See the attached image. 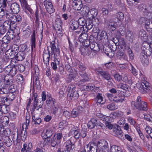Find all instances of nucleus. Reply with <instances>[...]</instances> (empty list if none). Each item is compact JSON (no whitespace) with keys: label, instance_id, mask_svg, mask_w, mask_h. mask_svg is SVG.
<instances>
[{"label":"nucleus","instance_id":"nucleus-1","mask_svg":"<svg viewBox=\"0 0 152 152\" xmlns=\"http://www.w3.org/2000/svg\"><path fill=\"white\" fill-rule=\"evenodd\" d=\"M97 146L99 152H109L108 142L105 140L99 141Z\"/></svg>","mask_w":152,"mask_h":152},{"label":"nucleus","instance_id":"nucleus-2","mask_svg":"<svg viewBox=\"0 0 152 152\" xmlns=\"http://www.w3.org/2000/svg\"><path fill=\"white\" fill-rule=\"evenodd\" d=\"M77 66L79 69V74L83 78V80L80 81V83H81L83 82H84L88 81L89 79L88 76L86 73L83 72L85 70L86 67L82 63L78 64Z\"/></svg>","mask_w":152,"mask_h":152},{"label":"nucleus","instance_id":"nucleus-3","mask_svg":"<svg viewBox=\"0 0 152 152\" xmlns=\"http://www.w3.org/2000/svg\"><path fill=\"white\" fill-rule=\"evenodd\" d=\"M6 18L8 19L11 20L12 22L13 23H19L22 21V17L19 15H12L11 13H6Z\"/></svg>","mask_w":152,"mask_h":152},{"label":"nucleus","instance_id":"nucleus-4","mask_svg":"<svg viewBox=\"0 0 152 152\" xmlns=\"http://www.w3.org/2000/svg\"><path fill=\"white\" fill-rule=\"evenodd\" d=\"M75 85L72 84H70L68 86L67 88V91L69 93L68 95L69 96L72 97L74 96L75 97H77L78 95L77 93V92L75 91Z\"/></svg>","mask_w":152,"mask_h":152},{"label":"nucleus","instance_id":"nucleus-5","mask_svg":"<svg viewBox=\"0 0 152 152\" xmlns=\"http://www.w3.org/2000/svg\"><path fill=\"white\" fill-rule=\"evenodd\" d=\"M142 50L143 53L147 56H149L151 55V49L147 43L144 42L142 44Z\"/></svg>","mask_w":152,"mask_h":152},{"label":"nucleus","instance_id":"nucleus-6","mask_svg":"<svg viewBox=\"0 0 152 152\" xmlns=\"http://www.w3.org/2000/svg\"><path fill=\"white\" fill-rule=\"evenodd\" d=\"M148 83L144 81V82H142L140 83H137V86L140 91L142 93L144 94L146 92V90L148 89Z\"/></svg>","mask_w":152,"mask_h":152},{"label":"nucleus","instance_id":"nucleus-7","mask_svg":"<svg viewBox=\"0 0 152 152\" xmlns=\"http://www.w3.org/2000/svg\"><path fill=\"white\" fill-rule=\"evenodd\" d=\"M113 133L115 136L122 139L123 137V132L120 127L117 125L114 126L113 129Z\"/></svg>","mask_w":152,"mask_h":152},{"label":"nucleus","instance_id":"nucleus-8","mask_svg":"<svg viewBox=\"0 0 152 152\" xmlns=\"http://www.w3.org/2000/svg\"><path fill=\"white\" fill-rule=\"evenodd\" d=\"M72 5L73 8L76 10H79L83 7L82 2L80 0H72Z\"/></svg>","mask_w":152,"mask_h":152},{"label":"nucleus","instance_id":"nucleus-9","mask_svg":"<svg viewBox=\"0 0 152 152\" xmlns=\"http://www.w3.org/2000/svg\"><path fill=\"white\" fill-rule=\"evenodd\" d=\"M44 5L47 12L50 14L54 12L55 10L52 3L48 1H45L44 2Z\"/></svg>","mask_w":152,"mask_h":152},{"label":"nucleus","instance_id":"nucleus-10","mask_svg":"<svg viewBox=\"0 0 152 152\" xmlns=\"http://www.w3.org/2000/svg\"><path fill=\"white\" fill-rule=\"evenodd\" d=\"M29 123V120L27 121L26 123H24L22 126V129L21 131V137L22 140H24L26 137V129Z\"/></svg>","mask_w":152,"mask_h":152},{"label":"nucleus","instance_id":"nucleus-11","mask_svg":"<svg viewBox=\"0 0 152 152\" xmlns=\"http://www.w3.org/2000/svg\"><path fill=\"white\" fill-rule=\"evenodd\" d=\"M113 101L116 103L122 102L125 100V97L124 94L119 93L116 95L113 99Z\"/></svg>","mask_w":152,"mask_h":152},{"label":"nucleus","instance_id":"nucleus-12","mask_svg":"<svg viewBox=\"0 0 152 152\" xmlns=\"http://www.w3.org/2000/svg\"><path fill=\"white\" fill-rule=\"evenodd\" d=\"M11 12L13 14H17L20 10L19 5L16 3L12 4L10 6Z\"/></svg>","mask_w":152,"mask_h":152},{"label":"nucleus","instance_id":"nucleus-13","mask_svg":"<svg viewBox=\"0 0 152 152\" xmlns=\"http://www.w3.org/2000/svg\"><path fill=\"white\" fill-rule=\"evenodd\" d=\"M52 135V131L47 129L44 130L41 134L42 137L45 139V141H48V139H49V138Z\"/></svg>","mask_w":152,"mask_h":152},{"label":"nucleus","instance_id":"nucleus-14","mask_svg":"<svg viewBox=\"0 0 152 152\" xmlns=\"http://www.w3.org/2000/svg\"><path fill=\"white\" fill-rule=\"evenodd\" d=\"M136 105L135 108L139 110L146 111L148 109L147 103L144 101H142L140 104H136Z\"/></svg>","mask_w":152,"mask_h":152},{"label":"nucleus","instance_id":"nucleus-15","mask_svg":"<svg viewBox=\"0 0 152 152\" xmlns=\"http://www.w3.org/2000/svg\"><path fill=\"white\" fill-rule=\"evenodd\" d=\"M96 72L98 74H100V75L104 79L107 80H110V75L107 72L101 71L98 70H96Z\"/></svg>","mask_w":152,"mask_h":152},{"label":"nucleus","instance_id":"nucleus-16","mask_svg":"<svg viewBox=\"0 0 152 152\" xmlns=\"http://www.w3.org/2000/svg\"><path fill=\"white\" fill-rule=\"evenodd\" d=\"M97 11L95 9L91 10L86 14V16L90 19H92L96 16L97 14Z\"/></svg>","mask_w":152,"mask_h":152},{"label":"nucleus","instance_id":"nucleus-17","mask_svg":"<svg viewBox=\"0 0 152 152\" xmlns=\"http://www.w3.org/2000/svg\"><path fill=\"white\" fill-rule=\"evenodd\" d=\"M83 109L81 106H79L76 109H73L71 113V116L73 118L77 117Z\"/></svg>","mask_w":152,"mask_h":152},{"label":"nucleus","instance_id":"nucleus-18","mask_svg":"<svg viewBox=\"0 0 152 152\" xmlns=\"http://www.w3.org/2000/svg\"><path fill=\"white\" fill-rule=\"evenodd\" d=\"M70 132L73 134L75 138H78L80 136V130L77 127H74L71 129Z\"/></svg>","mask_w":152,"mask_h":152},{"label":"nucleus","instance_id":"nucleus-19","mask_svg":"<svg viewBox=\"0 0 152 152\" xmlns=\"http://www.w3.org/2000/svg\"><path fill=\"white\" fill-rule=\"evenodd\" d=\"M85 150H86L87 152H96L97 149L96 146L94 144H88L86 145L85 147Z\"/></svg>","mask_w":152,"mask_h":152},{"label":"nucleus","instance_id":"nucleus-20","mask_svg":"<svg viewBox=\"0 0 152 152\" xmlns=\"http://www.w3.org/2000/svg\"><path fill=\"white\" fill-rule=\"evenodd\" d=\"M54 43V42H53V43H52L50 47L52 50V54L54 55V57H55L56 55V56L59 55L60 51L59 49L56 48Z\"/></svg>","mask_w":152,"mask_h":152},{"label":"nucleus","instance_id":"nucleus-21","mask_svg":"<svg viewBox=\"0 0 152 152\" xmlns=\"http://www.w3.org/2000/svg\"><path fill=\"white\" fill-rule=\"evenodd\" d=\"M97 121L94 118H92L89 121L87 124L88 128L90 129L94 128L96 126Z\"/></svg>","mask_w":152,"mask_h":152},{"label":"nucleus","instance_id":"nucleus-22","mask_svg":"<svg viewBox=\"0 0 152 152\" xmlns=\"http://www.w3.org/2000/svg\"><path fill=\"white\" fill-rule=\"evenodd\" d=\"M61 20L60 18L56 19L55 23V29L58 31H60L61 28Z\"/></svg>","mask_w":152,"mask_h":152},{"label":"nucleus","instance_id":"nucleus-23","mask_svg":"<svg viewBox=\"0 0 152 152\" xmlns=\"http://www.w3.org/2000/svg\"><path fill=\"white\" fill-rule=\"evenodd\" d=\"M97 116L99 117L101 120L103 121H106L107 122L113 121V119L110 118V115L109 116H107L102 114H99Z\"/></svg>","mask_w":152,"mask_h":152},{"label":"nucleus","instance_id":"nucleus-24","mask_svg":"<svg viewBox=\"0 0 152 152\" xmlns=\"http://www.w3.org/2000/svg\"><path fill=\"white\" fill-rule=\"evenodd\" d=\"M31 144L29 143L28 145L26 144H24L23 147L21 149L22 152H31Z\"/></svg>","mask_w":152,"mask_h":152},{"label":"nucleus","instance_id":"nucleus-25","mask_svg":"<svg viewBox=\"0 0 152 152\" xmlns=\"http://www.w3.org/2000/svg\"><path fill=\"white\" fill-rule=\"evenodd\" d=\"M78 24L76 21L72 20L70 24V27L73 30H75L78 28Z\"/></svg>","mask_w":152,"mask_h":152},{"label":"nucleus","instance_id":"nucleus-26","mask_svg":"<svg viewBox=\"0 0 152 152\" xmlns=\"http://www.w3.org/2000/svg\"><path fill=\"white\" fill-rule=\"evenodd\" d=\"M123 113L121 111H116L113 112L110 115L111 118L113 119V121L114 118L116 117H121L123 115Z\"/></svg>","mask_w":152,"mask_h":152},{"label":"nucleus","instance_id":"nucleus-27","mask_svg":"<svg viewBox=\"0 0 152 152\" xmlns=\"http://www.w3.org/2000/svg\"><path fill=\"white\" fill-rule=\"evenodd\" d=\"M125 32V27L123 26L119 27L118 30L116 33L117 36H120L121 35H124Z\"/></svg>","mask_w":152,"mask_h":152},{"label":"nucleus","instance_id":"nucleus-28","mask_svg":"<svg viewBox=\"0 0 152 152\" xmlns=\"http://www.w3.org/2000/svg\"><path fill=\"white\" fill-rule=\"evenodd\" d=\"M12 137L14 142H18L20 141V136L18 133H15L13 134Z\"/></svg>","mask_w":152,"mask_h":152},{"label":"nucleus","instance_id":"nucleus-29","mask_svg":"<svg viewBox=\"0 0 152 152\" xmlns=\"http://www.w3.org/2000/svg\"><path fill=\"white\" fill-rule=\"evenodd\" d=\"M59 64V61L57 58H54V61L52 62L51 66L54 70H56L57 68V66Z\"/></svg>","mask_w":152,"mask_h":152},{"label":"nucleus","instance_id":"nucleus-30","mask_svg":"<svg viewBox=\"0 0 152 152\" xmlns=\"http://www.w3.org/2000/svg\"><path fill=\"white\" fill-rule=\"evenodd\" d=\"M50 141V142L52 147H54L56 146H58L59 143H58L57 141L55 135L53 136L51 139V140H49Z\"/></svg>","mask_w":152,"mask_h":152},{"label":"nucleus","instance_id":"nucleus-31","mask_svg":"<svg viewBox=\"0 0 152 152\" xmlns=\"http://www.w3.org/2000/svg\"><path fill=\"white\" fill-rule=\"evenodd\" d=\"M86 24V27L87 30H89L92 28L93 24L91 19L87 20Z\"/></svg>","mask_w":152,"mask_h":152},{"label":"nucleus","instance_id":"nucleus-32","mask_svg":"<svg viewBox=\"0 0 152 152\" xmlns=\"http://www.w3.org/2000/svg\"><path fill=\"white\" fill-rule=\"evenodd\" d=\"M55 100L51 96H48V99L46 101V103L48 105L53 106L54 104Z\"/></svg>","mask_w":152,"mask_h":152},{"label":"nucleus","instance_id":"nucleus-33","mask_svg":"<svg viewBox=\"0 0 152 152\" xmlns=\"http://www.w3.org/2000/svg\"><path fill=\"white\" fill-rule=\"evenodd\" d=\"M106 35V33L104 31H99L98 33L97 38L99 40H101L104 39Z\"/></svg>","mask_w":152,"mask_h":152},{"label":"nucleus","instance_id":"nucleus-34","mask_svg":"<svg viewBox=\"0 0 152 152\" xmlns=\"http://www.w3.org/2000/svg\"><path fill=\"white\" fill-rule=\"evenodd\" d=\"M88 35L86 34H81L79 38V41L81 42H83L85 41L88 40Z\"/></svg>","mask_w":152,"mask_h":152},{"label":"nucleus","instance_id":"nucleus-35","mask_svg":"<svg viewBox=\"0 0 152 152\" xmlns=\"http://www.w3.org/2000/svg\"><path fill=\"white\" fill-rule=\"evenodd\" d=\"M142 101H141V97L138 96L136 102L132 101L131 103V105L132 107L134 108L136 107V104H140Z\"/></svg>","mask_w":152,"mask_h":152},{"label":"nucleus","instance_id":"nucleus-36","mask_svg":"<svg viewBox=\"0 0 152 152\" xmlns=\"http://www.w3.org/2000/svg\"><path fill=\"white\" fill-rule=\"evenodd\" d=\"M26 57V55L24 53L22 52L21 54L18 53L16 56V58L18 61H22Z\"/></svg>","mask_w":152,"mask_h":152},{"label":"nucleus","instance_id":"nucleus-37","mask_svg":"<svg viewBox=\"0 0 152 152\" xmlns=\"http://www.w3.org/2000/svg\"><path fill=\"white\" fill-rule=\"evenodd\" d=\"M35 34L34 32L32 35L31 36V48L32 50H33V48L35 47Z\"/></svg>","mask_w":152,"mask_h":152},{"label":"nucleus","instance_id":"nucleus-38","mask_svg":"<svg viewBox=\"0 0 152 152\" xmlns=\"http://www.w3.org/2000/svg\"><path fill=\"white\" fill-rule=\"evenodd\" d=\"M127 3L129 6L136 5L139 2L138 0H126Z\"/></svg>","mask_w":152,"mask_h":152},{"label":"nucleus","instance_id":"nucleus-39","mask_svg":"<svg viewBox=\"0 0 152 152\" xmlns=\"http://www.w3.org/2000/svg\"><path fill=\"white\" fill-rule=\"evenodd\" d=\"M86 20H85L84 18H80L78 19L77 23L78 25L84 27V26L86 24Z\"/></svg>","mask_w":152,"mask_h":152},{"label":"nucleus","instance_id":"nucleus-40","mask_svg":"<svg viewBox=\"0 0 152 152\" xmlns=\"http://www.w3.org/2000/svg\"><path fill=\"white\" fill-rule=\"evenodd\" d=\"M126 37L127 39L131 40L134 37V35L132 32L128 31L126 33Z\"/></svg>","mask_w":152,"mask_h":152},{"label":"nucleus","instance_id":"nucleus-41","mask_svg":"<svg viewBox=\"0 0 152 152\" xmlns=\"http://www.w3.org/2000/svg\"><path fill=\"white\" fill-rule=\"evenodd\" d=\"M119 56V59L121 61H126L127 59V56L124 54L123 52H119L118 53Z\"/></svg>","mask_w":152,"mask_h":152},{"label":"nucleus","instance_id":"nucleus-42","mask_svg":"<svg viewBox=\"0 0 152 152\" xmlns=\"http://www.w3.org/2000/svg\"><path fill=\"white\" fill-rule=\"evenodd\" d=\"M81 53L83 55H87L88 51V49L87 47H81L80 48Z\"/></svg>","mask_w":152,"mask_h":152},{"label":"nucleus","instance_id":"nucleus-43","mask_svg":"<svg viewBox=\"0 0 152 152\" xmlns=\"http://www.w3.org/2000/svg\"><path fill=\"white\" fill-rule=\"evenodd\" d=\"M4 143L7 147L10 146L12 144V142L9 137H5Z\"/></svg>","mask_w":152,"mask_h":152},{"label":"nucleus","instance_id":"nucleus-44","mask_svg":"<svg viewBox=\"0 0 152 152\" xmlns=\"http://www.w3.org/2000/svg\"><path fill=\"white\" fill-rule=\"evenodd\" d=\"M96 98L97 100L98 103L101 104H103L104 103V102L101 94L99 93L96 96Z\"/></svg>","mask_w":152,"mask_h":152},{"label":"nucleus","instance_id":"nucleus-45","mask_svg":"<svg viewBox=\"0 0 152 152\" xmlns=\"http://www.w3.org/2000/svg\"><path fill=\"white\" fill-rule=\"evenodd\" d=\"M110 152H121L120 148L116 146H112L110 148Z\"/></svg>","mask_w":152,"mask_h":152},{"label":"nucleus","instance_id":"nucleus-46","mask_svg":"<svg viewBox=\"0 0 152 152\" xmlns=\"http://www.w3.org/2000/svg\"><path fill=\"white\" fill-rule=\"evenodd\" d=\"M107 107L110 110H115L118 108V107L115 105L114 104H110L108 105Z\"/></svg>","mask_w":152,"mask_h":152},{"label":"nucleus","instance_id":"nucleus-47","mask_svg":"<svg viewBox=\"0 0 152 152\" xmlns=\"http://www.w3.org/2000/svg\"><path fill=\"white\" fill-rule=\"evenodd\" d=\"M118 88H121L124 90H126L128 89V86L125 84L121 83L117 85Z\"/></svg>","mask_w":152,"mask_h":152},{"label":"nucleus","instance_id":"nucleus-48","mask_svg":"<svg viewBox=\"0 0 152 152\" xmlns=\"http://www.w3.org/2000/svg\"><path fill=\"white\" fill-rule=\"evenodd\" d=\"M117 26L116 23L111 22L109 23L108 28L111 29L112 31L115 29V27Z\"/></svg>","mask_w":152,"mask_h":152},{"label":"nucleus","instance_id":"nucleus-49","mask_svg":"<svg viewBox=\"0 0 152 152\" xmlns=\"http://www.w3.org/2000/svg\"><path fill=\"white\" fill-rule=\"evenodd\" d=\"M127 119L131 125L134 126L136 124V121L135 120L131 117L128 116L127 118Z\"/></svg>","mask_w":152,"mask_h":152},{"label":"nucleus","instance_id":"nucleus-50","mask_svg":"<svg viewBox=\"0 0 152 152\" xmlns=\"http://www.w3.org/2000/svg\"><path fill=\"white\" fill-rule=\"evenodd\" d=\"M72 143L71 141H69L67 142L66 147L67 150V152L72 149Z\"/></svg>","mask_w":152,"mask_h":152},{"label":"nucleus","instance_id":"nucleus-51","mask_svg":"<svg viewBox=\"0 0 152 152\" xmlns=\"http://www.w3.org/2000/svg\"><path fill=\"white\" fill-rule=\"evenodd\" d=\"M127 51L129 55V58L132 60L134 58V54L131 49L129 48L128 47Z\"/></svg>","mask_w":152,"mask_h":152},{"label":"nucleus","instance_id":"nucleus-52","mask_svg":"<svg viewBox=\"0 0 152 152\" xmlns=\"http://www.w3.org/2000/svg\"><path fill=\"white\" fill-rule=\"evenodd\" d=\"M6 54L9 55L10 57L14 56L15 53V52L13 50L10 49L7 50L6 52Z\"/></svg>","mask_w":152,"mask_h":152},{"label":"nucleus","instance_id":"nucleus-53","mask_svg":"<svg viewBox=\"0 0 152 152\" xmlns=\"http://www.w3.org/2000/svg\"><path fill=\"white\" fill-rule=\"evenodd\" d=\"M117 18L120 21H121L123 20L124 18L123 13L121 12H118L117 15Z\"/></svg>","mask_w":152,"mask_h":152},{"label":"nucleus","instance_id":"nucleus-54","mask_svg":"<svg viewBox=\"0 0 152 152\" xmlns=\"http://www.w3.org/2000/svg\"><path fill=\"white\" fill-rule=\"evenodd\" d=\"M20 2L21 6L25 8H27L28 7V4L26 0H19Z\"/></svg>","mask_w":152,"mask_h":152},{"label":"nucleus","instance_id":"nucleus-55","mask_svg":"<svg viewBox=\"0 0 152 152\" xmlns=\"http://www.w3.org/2000/svg\"><path fill=\"white\" fill-rule=\"evenodd\" d=\"M130 65L131 71L132 73L135 76L137 75L138 74V72L137 71L136 69L134 68L132 64H130Z\"/></svg>","mask_w":152,"mask_h":152},{"label":"nucleus","instance_id":"nucleus-56","mask_svg":"<svg viewBox=\"0 0 152 152\" xmlns=\"http://www.w3.org/2000/svg\"><path fill=\"white\" fill-rule=\"evenodd\" d=\"M67 122L65 121H62L59 124V127L61 129H64L67 124Z\"/></svg>","mask_w":152,"mask_h":152},{"label":"nucleus","instance_id":"nucleus-57","mask_svg":"<svg viewBox=\"0 0 152 152\" xmlns=\"http://www.w3.org/2000/svg\"><path fill=\"white\" fill-rule=\"evenodd\" d=\"M7 2L5 0H0V8H5L7 7Z\"/></svg>","mask_w":152,"mask_h":152},{"label":"nucleus","instance_id":"nucleus-58","mask_svg":"<svg viewBox=\"0 0 152 152\" xmlns=\"http://www.w3.org/2000/svg\"><path fill=\"white\" fill-rule=\"evenodd\" d=\"M113 77L115 80L118 81H120L122 80V76L118 74H115L114 75Z\"/></svg>","mask_w":152,"mask_h":152},{"label":"nucleus","instance_id":"nucleus-59","mask_svg":"<svg viewBox=\"0 0 152 152\" xmlns=\"http://www.w3.org/2000/svg\"><path fill=\"white\" fill-rule=\"evenodd\" d=\"M144 118L146 120L152 122V117L150 115L148 114H146L144 115Z\"/></svg>","mask_w":152,"mask_h":152},{"label":"nucleus","instance_id":"nucleus-60","mask_svg":"<svg viewBox=\"0 0 152 152\" xmlns=\"http://www.w3.org/2000/svg\"><path fill=\"white\" fill-rule=\"evenodd\" d=\"M16 69L15 66H12L11 71H10V74L12 76H14L16 74Z\"/></svg>","mask_w":152,"mask_h":152},{"label":"nucleus","instance_id":"nucleus-61","mask_svg":"<svg viewBox=\"0 0 152 152\" xmlns=\"http://www.w3.org/2000/svg\"><path fill=\"white\" fill-rule=\"evenodd\" d=\"M76 72L74 74H70L69 75L68 77V80L67 81L69 82H70L72 80L74 79V78L76 77Z\"/></svg>","mask_w":152,"mask_h":152},{"label":"nucleus","instance_id":"nucleus-62","mask_svg":"<svg viewBox=\"0 0 152 152\" xmlns=\"http://www.w3.org/2000/svg\"><path fill=\"white\" fill-rule=\"evenodd\" d=\"M56 139L57 142L58 143L60 142V139L62 138V135L61 133H58L56 134Z\"/></svg>","mask_w":152,"mask_h":152},{"label":"nucleus","instance_id":"nucleus-63","mask_svg":"<svg viewBox=\"0 0 152 152\" xmlns=\"http://www.w3.org/2000/svg\"><path fill=\"white\" fill-rule=\"evenodd\" d=\"M125 119L124 118L122 117L120 118L118 123L120 125H123L125 124Z\"/></svg>","mask_w":152,"mask_h":152},{"label":"nucleus","instance_id":"nucleus-64","mask_svg":"<svg viewBox=\"0 0 152 152\" xmlns=\"http://www.w3.org/2000/svg\"><path fill=\"white\" fill-rule=\"evenodd\" d=\"M15 98V95L14 94L12 93H10L9 94V95L7 98L6 99L12 101Z\"/></svg>","mask_w":152,"mask_h":152}]
</instances>
